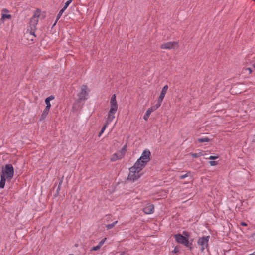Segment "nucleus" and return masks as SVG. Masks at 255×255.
Returning a JSON list of instances; mask_svg holds the SVG:
<instances>
[{"label":"nucleus","mask_w":255,"mask_h":255,"mask_svg":"<svg viewBox=\"0 0 255 255\" xmlns=\"http://www.w3.org/2000/svg\"><path fill=\"white\" fill-rule=\"evenodd\" d=\"M124 157L123 156V154H121L120 153H119V152H117V153H114L111 158V161H115L117 160H120V159H121L122 158H123Z\"/></svg>","instance_id":"obj_11"},{"label":"nucleus","mask_w":255,"mask_h":255,"mask_svg":"<svg viewBox=\"0 0 255 255\" xmlns=\"http://www.w3.org/2000/svg\"><path fill=\"white\" fill-rule=\"evenodd\" d=\"M241 225H242V226H247V224L245 222H241Z\"/></svg>","instance_id":"obj_36"},{"label":"nucleus","mask_w":255,"mask_h":255,"mask_svg":"<svg viewBox=\"0 0 255 255\" xmlns=\"http://www.w3.org/2000/svg\"><path fill=\"white\" fill-rule=\"evenodd\" d=\"M3 11L8 12V10H7L6 9H3Z\"/></svg>","instance_id":"obj_42"},{"label":"nucleus","mask_w":255,"mask_h":255,"mask_svg":"<svg viewBox=\"0 0 255 255\" xmlns=\"http://www.w3.org/2000/svg\"><path fill=\"white\" fill-rule=\"evenodd\" d=\"M116 95L114 94L112 96L110 99V109L108 112V117L107 119V124H109L115 118V114L118 109V104L116 101Z\"/></svg>","instance_id":"obj_2"},{"label":"nucleus","mask_w":255,"mask_h":255,"mask_svg":"<svg viewBox=\"0 0 255 255\" xmlns=\"http://www.w3.org/2000/svg\"><path fill=\"white\" fill-rule=\"evenodd\" d=\"M177 46L178 43L175 41H173L163 43L161 45L160 47L161 49H174Z\"/></svg>","instance_id":"obj_9"},{"label":"nucleus","mask_w":255,"mask_h":255,"mask_svg":"<svg viewBox=\"0 0 255 255\" xmlns=\"http://www.w3.org/2000/svg\"><path fill=\"white\" fill-rule=\"evenodd\" d=\"M106 240V238L103 239L101 241H100L98 245L101 247Z\"/></svg>","instance_id":"obj_30"},{"label":"nucleus","mask_w":255,"mask_h":255,"mask_svg":"<svg viewBox=\"0 0 255 255\" xmlns=\"http://www.w3.org/2000/svg\"><path fill=\"white\" fill-rule=\"evenodd\" d=\"M125 252H122L120 255H125Z\"/></svg>","instance_id":"obj_40"},{"label":"nucleus","mask_w":255,"mask_h":255,"mask_svg":"<svg viewBox=\"0 0 255 255\" xmlns=\"http://www.w3.org/2000/svg\"><path fill=\"white\" fill-rule=\"evenodd\" d=\"M168 89V86L167 85H165L162 89L160 95L159 97L158 100L159 102H162L163 100L165 97L166 93H167V90Z\"/></svg>","instance_id":"obj_10"},{"label":"nucleus","mask_w":255,"mask_h":255,"mask_svg":"<svg viewBox=\"0 0 255 255\" xmlns=\"http://www.w3.org/2000/svg\"><path fill=\"white\" fill-rule=\"evenodd\" d=\"M210 141H211V140L207 137L200 138L197 139V141L199 143L209 142Z\"/></svg>","instance_id":"obj_18"},{"label":"nucleus","mask_w":255,"mask_h":255,"mask_svg":"<svg viewBox=\"0 0 255 255\" xmlns=\"http://www.w3.org/2000/svg\"><path fill=\"white\" fill-rule=\"evenodd\" d=\"M63 176L60 179L58 186H61L62 183H63Z\"/></svg>","instance_id":"obj_35"},{"label":"nucleus","mask_w":255,"mask_h":255,"mask_svg":"<svg viewBox=\"0 0 255 255\" xmlns=\"http://www.w3.org/2000/svg\"><path fill=\"white\" fill-rule=\"evenodd\" d=\"M253 0L255 1V0Z\"/></svg>","instance_id":"obj_45"},{"label":"nucleus","mask_w":255,"mask_h":255,"mask_svg":"<svg viewBox=\"0 0 255 255\" xmlns=\"http://www.w3.org/2000/svg\"><path fill=\"white\" fill-rule=\"evenodd\" d=\"M60 189H61V186H58V187L56 190V195H55V196H56L57 195H58L59 194V192Z\"/></svg>","instance_id":"obj_34"},{"label":"nucleus","mask_w":255,"mask_h":255,"mask_svg":"<svg viewBox=\"0 0 255 255\" xmlns=\"http://www.w3.org/2000/svg\"><path fill=\"white\" fill-rule=\"evenodd\" d=\"M203 151H200L198 153H191L190 154L193 158H198V157L203 155Z\"/></svg>","instance_id":"obj_16"},{"label":"nucleus","mask_w":255,"mask_h":255,"mask_svg":"<svg viewBox=\"0 0 255 255\" xmlns=\"http://www.w3.org/2000/svg\"><path fill=\"white\" fill-rule=\"evenodd\" d=\"M49 109H47L46 108H45V109H44L41 115V117L39 119V121H42L43 120H44L46 117H47V115L48 114V113H49Z\"/></svg>","instance_id":"obj_13"},{"label":"nucleus","mask_w":255,"mask_h":255,"mask_svg":"<svg viewBox=\"0 0 255 255\" xmlns=\"http://www.w3.org/2000/svg\"><path fill=\"white\" fill-rule=\"evenodd\" d=\"M55 98L54 96L51 95L49 97H48L45 100V104H46V106L45 108L50 109V107L51 106L50 101L51 100H53Z\"/></svg>","instance_id":"obj_12"},{"label":"nucleus","mask_w":255,"mask_h":255,"mask_svg":"<svg viewBox=\"0 0 255 255\" xmlns=\"http://www.w3.org/2000/svg\"><path fill=\"white\" fill-rule=\"evenodd\" d=\"M4 22V20L2 19H0V25L2 24Z\"/></svg>","instance_id":"obj_38"},{"label":"nucleus","mask_w":255,"mask_h":255,"mask_svg":"<svg viewBox=\"0 0 255 255\" xmlns=\"http://www.w3.org/2000/svg\"><path fill=\"white\" fill-rule=\"evenodd\" d=\"M36 29H34V28H29L28 29V30L30 31V33L31 35L34 36L36 37V35H35V31Z\"/></svg>","instance_id":"obj_29"},{"label":"nucleus","mask_w":255,"mask_h":255,"mask_svg":"<svg viewBox=\"0 0 255 255\" xmlns=\"http://www.w3.org/2000/svg\"><path fill=\"white\" fill-rule=\"evenodd\" d=\"M252 142H254L255 143V135H254L253 137V139H252Z\"/></svg>","instance_id":"obj_37"},{"label":"nucleus","mask_w":255,"mask_h":255,"mask_svg":"<svg viewBox=\"0 0 255 255\" xmlns=\"http://www.w3.org/2000/svg\"><path fill=\"white\" fill-rule=\"evenodd\" d=\"M73 255V254H69V255Z\"/></svg>","instance_id":"obj_44"},{"label":"nucleus","mask_w":255,"mask_h":255,"mask_svg":"<svg viewBox=\"0 0 255 255\" xmlns=\"http://www.w3.org/2000/svg\"><path fill=\"white\" fill-rule=\"evenodd\" d=\"M117 222H118V221H116L112 223V224H107L106 226V227L107 228V229L109 230V229H112L113 227H114V226L116 225V224L117 223Z\"/></svg>","instance_id":"obj_21"},{"label":"nucleus","mask_w":255,"mask_h":255,"mask_svg":"<svg viewBox=\"0 0 255 255\" xmlns=\"http://www.w3.org/2000/svg\"><path fill=\"white\" fill-rule=\"evenodd\" d=\"M127 145H125L123 148L121 149V150L119 152L121 154H123V156L124 157L125 156V154L126 153V152L127 151Z\"/></svg>","instance_id":"obj_20"},{"label":"nucleus","mask_w":255,"mask_h":255,"mask_svg":"<svg viewBox=\"0 0 255 255\" xmlns=\"http://www.w3.org/2000/svg\"><path fill=\"white\" fill-rule=\"evenodd\" d=\"M11 17L12 16L10 14H2L1 19H2L3 20H4V19L5 18L10 19H11Z\"/></svg>","instance_id":"obj_23"},{"label":"nucleus","mask_w":255,"mask_h":255,"mask_svg":"<svg viewBox=\"0 0 255 255\" xmlns=\"http://www.w3.org/2000/svg\"><path fill=\"white\" fill-rule=\"evenodd\" d=\"M152 109H150V108L148 109V110L146 111L145 114L144 115L143 119L147 121L151 114V113L152 112Z\"/></svg>","instance_id":"obj_15"},{"label":"nucleus","mask_w":255,"mask_h":255,"mask_svg":"<svg viewBox=\"0 0 255 255\" xmlns=\"http://www.w3.org/2000/svg\"><path fill=\"white\" fill-rule=\"evenodd\" d=\"M209 238V236H203L198 238L197 244L201 247L200 250L202 252H203L205 249H208Z\"/></svg>","instance_id":"obj_5"},{"label":"nucleus","mask_w":255,"mask_h":255,"mask_svg":"<svg viewBox=\"0 0 255 255\" xmlns=\"http://www.w3.org/2000/svg\"><path fill=\"white\" fill-rule=\"evenodd\" d=\"M218 158V156H210L208 159L211 160H215Z\"/></svg>","instance_id":"obj_33"},{"label":"nucleus","mask_w":255,"mask_h":255,"mask_svg":"<svg viewBox=\"0 0 255 255\" xmlns=\"http://www.w3.org/2000/svg\"><path fill=\"white\" fill-rule=\"evenodd\" d=\"M191 174V172L190 171H187V173L184 175H181L180 176V179H185L186 177L189 176Z\"/></svg>","instance_id":"obj_25"},{"label":"nucleus","mask_w":255,"mask_h":255,"mask_svg":"<svg viewBox=\"0 0 255 255\" xmlns=\"http://www.w3.org/2000/svg\"><path fill=\"white\" fill-rule=\"evenodd\" d=\"M150 156L151 153L149 150H144L140 157L136 161L134 165L129 168L128 179L134 181L140 177V172L150 161Z\"/></svg>","instance_id":"obj_1"},{"label":"nucleus","mask_w":255,"mask_h":255,"mask_svg":"<svg viewBox=\"0 0 255 255\" xmlns=\"http://www.w3.org/2000/svg\"><path fill=\"white\" fill-rule=\"evenodd\" d=\"M143 211L146 214H150L154 211V206L153 204L147 202L145 203V206L143 208Z\"/></svg>","instance_id":"obj_8"},{"label":"nucleus","mask_w":255,"mask_h":255,"mask_svg":"<svg viewBox=\"0 0 255 255\" xmlns=\"http://www.w3.org/2000/svg\"><path fill=\"white\" fill-rule=\"evenodd\" d=\"M179 252V250L177 246L175 247V248L174 249V250L172 251V252L174 253H178Z\"/></svg>","instance_id":"obj_32"},{"label":"nucleus","mask_w":255,"mask_h":255,"mask_svg":"<svg viewBox=\"0 0 255 255\" xmlns=\"http://www.w3.org/2000/svg\"><path fill=\"white\" fill-rule=\"evenodd\" d=\"M7 179L10 180L14 175V168L10 164H7L5 165V169L2 170V174Z\"/></svg>","instance_id":"obj_6"},{"label":"nucleus","mask_w":255,"mask_h":255,"mask_svg":"<svg viewBox=\"0 0 255 255\" xmlns=\"http://www.w3.org/2000/svg\"><path fill=\"white\" fill-rule=\"evenodd\" d=\"M65 10L64 9H63V8H62L60 10V11L59 12L58 14L57 15L56 19V21H55L54 24H53V26L56 25V24L58 20L60 19V18L61 17V15H62L63 13L64 12V11Z\"/></svg>","instance_id":"obj_17"},{"label":"nucleus","mask_w":255,"mask_h":255,"mask_svg":"<svg viewBox=\"0 0 255 255\" xmlns=\"http://www.w3.org/2000/svg\"><path fill=\"white\" fill-rule=\"evenodd\" d=\"M255 255L254 253H252V254H249V255Z\"/></svg>","instance_id":"obj_43"},{"label":"nucleus","mask_w":255,"mask_h":255,"mask_svg":"<svg viewBox=\"0 0 255 255\" xmlns=\"http://www.w3.org/2000/svg\"><path fill=\"white\" fill-rule=\"evenodd\" d=\"M106 127H107V124L104 125L103 126V127H102L100 132L99 133V136H100L101 135V134L103 133V132L104 131Z\"/></svg>","instance_id":"obj_27"},{"label":"nucleus","mask_w":255,"mask_h":255,"mask_svg":"<svg viewBox=\"0 0 255 255\" xmlns=\"http://www.w3.org/2000/svg\"><path fill=\"white\" fill-rule=\"evenodd\" d=\"M182 235H183V237H184L187 240H189V238L190 236V234L186 231H184Z\"/></svg>","instance_id":"obj_22"},{"label":"nucleus","mask_w":255,"mask_h":255,"mask_svg":"<svg viewBox=\"0 0 255 255\" xmlns=\"http://www.w3.org/2000/svg\"><path fill=\"white\" fill-rule=\"evenodd\" d=\"M246 72H248L249 74H250L252 72L251 68H244L243 69V72L245 73Z\"/></svg>","instance_id":"obj_24"},{"label":"nucleus","mask_w":255,"mask_h":255,"mask_svg":"<svg viewBox=\"0 0 255 255\" xmlns=\"http://www.w3.org/2000/svg\"><path fill=\"white\" fill-rule=\"evenodd\" d=\"M89 90L86 85H83L81 88V91L78 94V98L77 103H80L83 101H85L87 99Z\"/></svg>","instance_id":"obj_4"},{"label":"nucleus","mask_w":255,"mask_h":255,"mask_svg":"<svg viewBox=\"0 0 255 255\" xmlns=\"http://www.w3.org/2000/svg\"><path fill=\"white\" fill-rule=\"evenodd\" d=\"M162 102H159V101L158 100L157 103L155 105L153 106L150 108L152 109V111H154L156 110L157 109H158L161 106Z\"/></svg>","instance_id":"obj_19"},{"label":"nucleus","mask_w":255,"mask_h":255,"mask_svg":"<svg viewBox=\"0 0 255 255\" xmlns=\"http://www.w3.org/2000/svg\"><path fill=\"white\" fill-rule=\"evenodd\" d=\"M73 0H71V1H72Z\"/></svg>","instance_id":"obj_46"},{"label":"nucleus","mask_w":255,"mask_h":255,"mask_svg":"<svg viewBox=\"0 0 255 255\" xmlns=\"http://www.w3.org/2000/svg\"><path fill=\"white\" fill-rule=\"evenodd\" d=\"M252 66L254 69H255V63L252 64Z\"/></svg>","instance_id":"obj_41"},{"label":"nucleus","mask_w":255,"mask_h":255,"mask_svg":"<svg viewBox=\"0 0 255 255\" xmlns=\"http://www.w3.org/2000/svg\"><path fill=\"white\" fill-rule=\"evenodd\" d=\"M252 237L255 241V233L252 234Z\"/></svg>","instance_id":"obj_39"},{"label":"nucleus","mask_w":255,"mask_h":255,"mask_svg":"<svg viewBox=\"0 0 255 255\" xmlns=\"http://www.w3.org/2000/svg\"><path fill=\"white\" fill-rule=\"evenodd\" d=\"M40 11L37 10L35 12L34 15L31 18L29 22V28L36 29V25L38 22Z\"/></svg>","instance_id":"obj_7"},{"label":"nucleus","mask_w":255,"mask_h":255,"mask_svg":"<svg viewBox=\"0 0 255 255\" xmlns=\"http://www.w3.org/2000/svg\"><path fill=\"white\" fill-rule=\"evenodd\" d=\"M209 163L211 166H215L217 164V161H210Z\"/></svg>","instance_id":"obj_31"},{"label":"nucleus","mask_w":255,"mask_h":255,"mask_svg":"<svg viewBox=\"0 0 255 255\" xmlns=\"http://www.w3.org/2000/svg\"><path fill=\"white\" fill-rule=\"evenodd\" d=\"M6 181V178L4 175H1V180L0 181V188H3L4 187Z\"/></svg>","instance_id":"obj_14"},{"label":"nucleus","mask_w":255,"mask_h":255,"mask_svg":"<svg viewBox=\"0 0 255 255\" xmlns=\"http://www.w3.org/2000/svg\"><path fill=\"white\" fill-rule=\"evenodd\" d=\"M173 237L178 243L183 245L188 248V249L191 251L193 250V240H191V241H189V240L186 239L184 237H183V235L180 233L173 235Z\"/></svg>","instance_id":"obj_3"},{"label":"nucleus","mask_w":255,"mask_h":255,"mask_svg":"<svg viewBox=\"0 0 255 255\" xmlns=\"http://www.w3.org/2000/svg\"><path fill=\"white\" fill-rule=\"evenodd\" d=\"M72 2L71 0H68L65 4L64 6L62 8L63 9H64L65 10L66 9L67 7L69 5V4Z\"/></svg>","instance_id":"obj_26"},{"label":"nucleus","mask_w":255,"mask_h":255,"mask_svg":"<svg viewBox=\"0 0 255 255\" xmlns=\"http://www.w3.org/2000/svg\"><path fill=\"white\" fill-rule=\"evenodd\" d=\"M101 248V247L98 245L96 246H94L90 250V251H97L99 249H100Z\"/></svg>","instance_id":"obj_28"}]
</instances>
